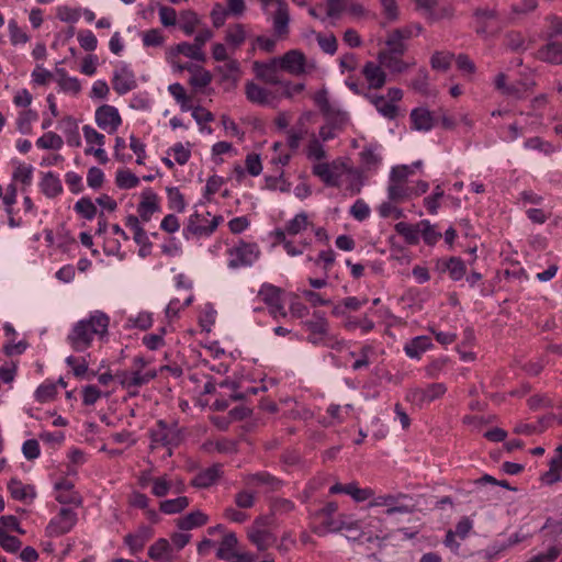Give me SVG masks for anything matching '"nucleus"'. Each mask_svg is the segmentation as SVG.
Masks as SVG:
<instances>
[{"instance_id": "f257e3e1", "label": "nucleus", "mask_w": 562, "mask_h": 562, "mask_svg": "<svg viewBox=\"0 0 562 562\" xmlns=\"http://www.w3.org/2000/svg\"><path fill=\"white\" fill-rule=\"evenodd\" d=\"M109 323L110 318L105 313L94 311L88 318L74 325L67 341L75 351H85L91 346L95 336L102 337L108 333Z\"/></svg>"}, {"instance_id": "f03ea898", "label": "nucleus", "mask_w": 562, "mask_h": 562, "mask_svg": "<svg viewBox=\"0 0 562 562\" xmlns=\"http://www.w3.org/2000/svg\"><path fill=\"white\" fill-rule=\"evenodd\" d=\"M337 510V504L330 502L315 513V519L319 521V525L315 527L316 533L337 532L344 529L347 530L351 526V516L336 515Z\"/></svg>"}, {"instance_id": "7ed1b4c3", "label": "nucleus", "mask_w": 562, "mask_h": 562, "mask_svg": "<svg viewBox=\"0 0 562 562\" xmlns=\"http://www.w3.org/2000/svg\"><path fill=\"white\" fill-rule=\"evenodd\" d=\"M150 447H165L168 449V454L171 456L172 448L178 447L183 440V431L178 423H167L162 419L158 420L155 427L150 430Z\"/></svg>"}, {"instance_id": "20e7f679", "label": "nucleus", "mask_w": 562, "mask_h": 562, "mask_svg": "<svg viewBox=\"0 0 562 562\" xmlns=\"http://www.w3.org/2000/svg\"><path fill=\"white\" fill-rule=\"evenodd\" d=\"M227 255L228 267L232 269H238L249 267L257 261L260 256V249L256 243L239 240L227 250Z\"/></svg>"}, {"instance_id": "39448f33", "label": "nucleus", "mask_w": 562, "mask_h": 562, "mask_svg": "<svg viewBox=\"0 0 562 562\" xmlns=\"http://www.w3.org/2000/svg\"><path fill=\"white\" fill-rule=\"evenodd\" d=\"M157 373L155 370L142 371L139 368L130 370H119L115 372V380L121 386L130 392V394H136L137 390L143 385H146L156 378Z\"/></svg>"}, {"instance_id": "423d86ee", "label": "nucleus", "mask_w": 562, "mask_h": 562, "mask_svg": "<svg viewBox=\"0 0 562 562\" xmlns=\"http://www.w3.org/2000/svg\"><path fill=\"white\" fill-rule=\"evenodd\" d=\"M258 299L262 301L274 318L286 317V311L282 301V290L271 283H263L258 291Z\"/></svg>"}, {"instance_id": "0eeeda50", "label": "nucleus", "mask_w": 562, "mask_h": 562, "mask_svg": "<svg viewBox=\"0 0 562 562\" xmlns=\"http://www.w3.org/2000/svg\"><path fill=\"white\" fill-rule=\"evenodd\" d=\"M384 530L383 519L372 515H367L360 519L351 517V526L347 528V531H359V537H366L368 541L379 539Z\"/></svg>"}, {"instance_id": "6e6552de", "label": "nucleus", "mask_w": 562, "mask_h": 562, "mask_svg": "<svg viewBox=\"0 0 562 562\" xmlns=\"http://www.w3.org/2000/svg\"><path fill=\"white\" fill-rule=\"evenodd\" d=\"M77 521V513L71 508L63 507L46 526V536L55 538L68 533L76 526Z\"/></svg>"}, {"instance_id": "1a4fd4ad", "label": "nucleus", "mask_w": 562, "mask_h": 562, "mask_svg": "<svg viewBox=\"0 0 562 562\" xmlns=\"http://www.w3.org/2000/svg\"><path fill=\"white\" fill-rule=\"evenodd\" d=\"M407 498L408 496L402 493L379 495L371 499L369 507H386L385 514L387 516L408 514L413 512L414 506L403 503V501Z\"/></svg>"}, {"instance_id": "9d476101", "label": "nucleus", "mask_w": 562, "mask_h": 562, "mask_svg": "<svg viewBox=\"0 0 562 562\" xmlns=\"http://www.w3.org/2000/svg\"><path fill=\"white\" fill-rule=\"evenodd\" d=\"M417 9L429 22H438L441 20H450L454 15V8L451 4H440L437 0H415Z\"/></svg>"}, {"instance_id": "9b49d317", "label": "nucleus", "mask_w": 562, "mask_h": 562, "mask_svg": "<svg viewBox=\"0 0 562 562\" xmlns=\"http://www.w3.org/2000/svg\"><path fill=\"white\" fill-rule=\"evenodd\" d=\"M447 386L443 383H430L426 387L409 389L406 394V400L417 405L430 403L445 395Z\"/></svg>"}, {"instance_id": "f8f14e48", "label": "nucleus", "mask_w": 562, "mask_h": 562, "mask_svg": "<svg viewBox=\"0 0 562 562\" xmlns=\"http://www.w3.org/2000/svg\"><path fill=\"white\" fill-rule=\"evenodd\" d=\"M95 123L109 134L115 133L122 124L119 110L110 104H103L95 110Z\"/></svg>"}, {"instance_id": "ddd939ff", "label": "nucleus", "mask_w": 562, "mask_h": 562, "mask_svg": "<svg viewBox=\"0 0 562 562\" xmlns=\"http://www.w3.org/2000/svg\"><path fill=\"white\" fill-rule=\"evenodd\" d=\"M195 220H201V215L199 213H194L189 217L188 224L182 231L183 237L188 240L194 237L200 238L213 234V232L221 223L222 217L214 216L211 221H209L207 225H196L194 222Z\"/></svg>"}, {"instance_id": "4468645a", "label": "nucleus", "mask_w": 562, "mask_h": 562, "mask_svg": "<svg viewBox=\"0 0 562 562\" xmlns=\"http://www.w3.org/2000/svg\"><path fill=\"white\" fill-rule=\"evenodd\" d=\"M112 86L114 91L123 95L137 87L135 75L132 69L121 64L113 72Z\"/></svg>"}, {"instance_id": "2eb2a0df", "label": "nucleus", "mask_w": 562, "mask_h": 562, "mask_svg": "<svg viewBox=\"0 0 562 562\" xmlns=\"http://www.w3.org/2000/svg\"><path fill=\"white\" fill-rule=\"evenodd\" d=\"M186 484L183 483V481L164 474L160 476H155L154 485L151 487V494L160 498L167 496L169 493H183Z\"/></svg>"}, {"instance_id": "dca6fc26", "label": "nucleus", "mask_w": 562, "mask_h": 562, "mask_svg": "<svg viewBox=\"0 0 562 562\" xmlns=\"http://www.w3.org/2000/svg\"><path fill=\"white\" fill-rule=\"evenodd\" d=\"M262 526L263 519L258 518L248 530V538L250 542L256 546L259 551L267 550L276 542L273 535L269 530L262 528Z\"/></svg>"}, {"instance_id": "f3484780", "label": "nucleus", "mask_w": 562, "mask_h": 562, "mask_svg": "<svg viewBox=\"0 0 562 562\" xmlns=\"http://www.w3.org/2000/svg\"><path fill=\"white\" fill-rule=\"evenodd\" d=\"M56 495L55 499L60 504L74 505L76 507L81 506L82 497L75 491V485L67 479L57 481L54 485Z\"/></svg>"}, {"instance_id": "a211bd4d", "label": "nucleus", "mask_w": 562, "mask_h": 562, "mask_svg": "<svg viewBox=\"0 0 562 562\" xmlns=\"http://www.w3.org/2000/svg\"><path fill=\"white\" fill-rule=\"evenodd\" d=\"M303 326L310 333L308 341L313 345L323 342L328 335V322L319 312H314L313 318L303 323Z\"/></svg>"}, {"instance_id": "6ab92c4d", "label": "nucleus", "mask_w": 562, "mask_h": 562, "mask_svg": "<svg viewBox=\"0 0 562 562\" xmlns=\"http://www.w3.org/2000/svg\"><path fill=\"white\" fill-rule=\"evenodd\" d=\"M277 59L279 67L291 75L300 76L305 72V56L300 50H289Z\"/></svg>"}, {"instance_id": "aec40b11", "label": "nucleus", "mask_w": 562, "mask_h": 562, "mask_svg": "<svg viewBox=\"0 0 562 562\" xmlns=\"http://www.w3.org/2000/svg\"><path fill=\"white\" fill-rule=\"evenodd\" d=\"M245 483L248 486H262L267 492H277L283 486V482L268 472H257L248 474L245 477Z\"/></svg>"}, {"instance_id": "412c9836", "label": "nucleus", "mask_w": 562, "mask_h": 562, "mask_svg": "<svg viewBox=\"0 0 562 562\" xmlns=\"http://www.w3.org/2000/svg\"><path fill=\"white\" fill-rule=\"evenodd\" d=\"M361 72L370 89H381L386 82V74L380 63L367 61Z\"/></svg>"}, {"instance_id": "4be33fe9", "label": "nucleus", "mask_w": 562, "mask_h": 562, "mask_svg": "<svg viewBox=\"0 0 562 562\" xmlns=\"http://www.w3.org/2000/svg\"><path fill=\"white\" fill-rule=\"evenodd\" d=\"M153 529L148 526H139L135 533H128L124 537V543L128 547L132 554L142 551L146 541L153 537Z\"/></svg>"}, {"instance_id": "5701e85b", "label": "nucleus", "mask_w": 562, "mask_h": 562, "mask_svg": "<svg viewBox=\"0 0 562 562\" xmlns=\"http://www.w3.org/2000/svg\"><path fill=\"white\" fill-rule=\"evenodd\" d=\"M412 127L419 132H429L436 123L434 114L426 108H416L409 115Z\"/></svg>"}, {"instance_id": "b1692460", "label": "nucleus", "mask_w": 562, "mask_h": 562, "mask_svg": "<svg viewBox=\"0 0 562 562\" xmlns=\"http://www.w3.org/2000/svg\"><path fill=\"white\" fill-rule=\"evenodd\" d=\"M278 59L273 58L270 63H254V70L256 76L270 85L280 83L279 75H278Z\"/></svg>"}, {"instance_id": "393cba45", "label": "nucleus", "mask_w": 562, "mask_h": 562, "mask_svg": "<svg viewBox=\"0 0 562 562\" xmlns=\"http://www.w3.org/2000/svg\"><path fill=\"white\" fill-rule=\"evenodd\" d=\"M142 201L138 204L137 212L144 222H148L151 215L158 210V196L149 188L142 192Z\"/></svg>"}, {"instance_id": "a878e982", "label": "nucleus", "mask_w": 562, "mask_h": 562, "mask_svg": "<svg viewBox=\"0 0 562 562\" xmlns=\"http://www.w3.org/2000/svg\"><path fill=\"white\" fill-rule=\"evenodd\" d=\"M537 57L546 63L562 64V43L549 38L548 43L538 50Z\"/></svg>"}, {"instance_id": "bb28decb", "label": "nucleus", "mask_w": 562, "mask_h": 562, "mask_svg": "<svg viewBox=\"0 0 562 562\" xmlns=\"http://www.w3.org/2000/svg\"><path fill=\"white\" fill-rule=\"evenodd\" d=\"M277 11L273 15V31L278 36H285L289 33V9L282 0H277Z\"/></svg>"}, {"instance_id": "cd10ccee", "label": "nucleus", "mask_w": 562, "mask_h": 562, "mask_svg": "<svg viewBox=\"0 0 562 562\" xmlns=\"http://www.w3.org/2000/svg\"><path fill=\"white\" fill-rule=\"evenodd\" d=\"M403 55H395L389 53H379L378 60L379 63L390 70L392 74H402L405 72L411 65L414 63H406L402 59Z\"/></svg>"}, {"instance_id": "c85d7f7f", "label": "nucleus", "mask_w": 562, "mask_h": 562, "mask_svg": "<svg viewBox=\"0 0 562 562\" xmlns=\"http://www.w3.org/2000/svg\"><path fill=\"white\" fill-rule=\"evenodd\" d=\"M248 31L246 25L235 23L228 25L225 32V42L233 49H238L246 41Z\"/></svg>"}, {"instance_id": "c756f323", "label": "nucleus", "mask_w": 562, "mask_h": 562, "mask_svg": "<svg viewBox=\"0 0 562 562\" xmlns=\"http://www.w3.org/2000/svg\"><path fill=\"white\" fill-rule=\"evenodd\" d=\"M324 142L317 137L315 133L308 134V139L304 148L305 156L308 160L322 161L327 158V151Z\"/></svg>"}, {"instance_id": "7c9ffc66", "label": "nucleus", "mask_w": 562, "mask_h": 562, "mask_svg": "<svg viewBox=\"0 0 562 562\" xmlns=\"http://www.w3.org/2000/svg\"><path fill=\"white\" fill-rule=\"evenodd\" d=\"M310 116V113L300 117L296 126L286 131V145L293 151H296L301 145L302 139L308 136L307 128L305 127L304 120Z\"/></svg>"}, {"instance_id": "2f4dec72", "label": "nucleus", "mask_w": 562, "mask_h": 562, "mask_svg": "<svg viewBox=\"0 0 562 562\" xmlns=\"http://www.w3.org/2000/svg\"><path fill=\"white\" fill-rule=\"evenodd\" d=\"M148 555L157 562H170L172 560V548L167 539L160 538L149 547Z\"/></svg>"}, {"instance_id": "473e14b6", "label": "nucleus", "mask_w": 562, "mask_h": 562, "mask_svg": "<svg viewBox=\"0 0 562 562\" xmlns=\"http://www.w3.org/2000/svg\"><path fill=\"white\" fill-rule=\"evenodd\" d=\"M245 93L248 101L259 105L270 104L272 100V93L254 82H247L245 87Z\"/></svg>"}, {"instance_id": "72a5a7b5", "label": "nucleus", "mask_w": 562, "mask_h": 562, "mask_svg": "<svg viewBox=\"0 0 562 562\" xmlns=\"http://www.w3.org/2000/svg\"><path fill=\"white\" fill-rule=\"evenodd\" d=\"M366 98L372 103L376 111L389 120H393L397 115V106L389 102L384 95L366 94Z\"/></svg>"}, {"instance_id": "f704fd0d", "label": "nucleus", "mask_w": 562, "mask_h": 562, "mask_svg": "<svg viewBox=\"0 0 562 562\" xmlns=\"http://www.w3.org/2000/svg\"><path fill=\"white\" fill-rule=\"evenodd\" d=\"M209 520L206 514L201 510L191 512L177 519V527L180 530H191L204 526Z\"/></svg>"}, {"instance_id": "c9c22d12", "label": "nucleus", "mask_w": 562, "mask_h": 562, "mask_svg": "<svg viewBox=\"0 0 562 562\" xmlns=\"http://www.w3.org/2000/svg\"><path fill=\"white\" fill-rule=\"evenodd\" d=\"M432 346L427 336H417L411 339L404 347L405 353L412 359H419L420 356Z\"/></svg>"}, {"instance_id": "e433bc0d", "label": "nucleus", "mask_w": 562, "mask_h": 562, "mask_svg": "<svg viewBox=\"0 0 562 562\" xmlns=\"http://www.w3.org/2000/svg\"><path fill=\"white\" fill-rule=\"evenodd\" d=\"M413 196V188L408 187L405 182H397L389 180L387 198L392 202L401 203Z\"/></svg>"}, {"instance_id": "4c0bfd02", "label": "nucleus", "mask_w": 562, "mask_h": 562, "mask_svg": "<svg viewBox=\"0 0 562 562\" xmlns=\"http://www.w3.org/2000/svg\"><path fill=\"white\" fill-rule=\"evenodd\" d=\"M42 192L49 199L56 198L63 192L60 179L52 171L44 173L40 182Z\"/></svg>"}, {"instance_id": "58836bf2", "label": "nucleus", "mask_w": 562, "mask_h": 562, "mask_svg": "<svg viewBox=\"0 0 562 562\" xmlns=\"http://www.w3.org/2000/svg\"><path fill=\"white\" fill-rule=\"evenodd\" d=\"M378 149V146L369 145L360 153V160L366 170H376L381 165L382 156Z\"/></svg>"}, {"instance_id": "ea45409f", "label": "nucleus", "mask_w": 562, "mask_h": 562, "mask_svg": "<svg viewBox=\"0 0 562 562\" xmlns=\"http://www.w3.org/2000/svg\"><path fill=\"white\" fill-rule=\"evenodd\" d=\"M395 231L401 235L409 245H416L420 238V222L417 224H408L406 222H398L395 224Z\"/></svg>"}, {"instance_id": "a19ab883", "label": "nucleus", "mask_w": 562, "mask_h": 562, "mask_svg": "<svg viewBox=\"0 0 562 562\" xmlns=\"http://www.w3.org/2000/svg\"><path fill=\"white\" fill-rule=\"evenodd\" d=\"M171 55L181 54L190 59L196 60V61H205L206 55L203 52V49H200L194 44H190L187 42L179 43L178 45L172 48L170 52Z\"/></svg>"}, {"instance_id": "79ce46f5", "label": "nucleus", "mask_w": 562, "mask_h": 562, "mask_svg": "<svg viewBox=\"0 0 562 562\" xmlns=\"http://www.w3.org/2000/svg\"><path fill=\"white\" fill-rule=\"evenodd\" d=\"M190 502L187 496H179L172 499H165L159 503V510L166 515H175L183 512Z\"/></svg>"}, {"instance_id": "37998d69", "label": "nucleus", "mask_w": 562, "mask_h": 562, "mask_svg": "<svg viewBox=\"0 0 562 562\" xmlns=\"http://www.w3.org/2000/svg\"><path fill=\"white\" fill-rule=\"evenodd\" d=\"M236 546H237V538H236L235 533H233V532L226 533L220 543V547L216 552V557L221 560L227 561L228 559L233 558L234 555H236L238 553L235 551Z\"/></svg>"}, {"instance_id": "c03bdc74", "label": "nucleus", "mask_w": 562, "mask_h": 562, "mask_svg": "<svg viewBox=\"0 0 562 562\" xmlns=\"http://www.w3.org/2000/svg\"><path fill=\"white\" fill-rule=\"evenodd\" d=\"M221 467L213 465L195 475L193 485L196 487H209L220 477Z\"/></svg>"}, {"instance_id": "a18cd8bd", "label": "nucleus", "mask_w": 562, "mask_h": 562, "mask_svg": "<svg viewBox=\"0 0 562 562\" xmlns=\"http://www.w3.org/2000/svg\"><path fill=\"white\" fill-rule=\"evenodd\" d=\"M8 490L11 496L16 501L33 499L35 497V492L31 486L24 485L21 481L15 479H12L8 483Z\"/></svg>"}, {"instance_id": "49530a36", "label": "nucleus", "mask_w": 562, "mask_h": 562, "mask_svg": "<svg viewBox=\"0 0 562 562\" xmlns=\"http://www.w3.org/2000/svg\"><path fill=\"white\" fill-rule=\"evenodd\" d=\"M324 116L326 120L325 123H327L329 126H331L339 133H341L345 130V127L347 126L348 121H349V116H348L347 112H344L336 108L330 110Z\"/></svg>"}, {"instance_id": "de8ad7c7", "label": "nucleus", "mask_w": 562, "mask_h": 562, "mask_svg": "<svg viewBox=\"0 0 562 562\" xmlns=\"http://www.w3.org/2000/svg\"><path fill=\"white\" fill-rule=\"evenodd\" d=\"M286 233L288 235L295 236L308 227H313V224L308 221V216L306 213L301 212L296 214L292 220H290L286 224Z\"/></svg>"}, {"instance_id": "09e8293b", "label": "nucleus", "mask_w": 562, "mask_h": 562, "mask_svg": "<svg viewBox=\"0 0 562 562\" xmlns=\"http://www.w3.org/2000/svg\"><path fill=\"white\" fill-rule=\"evenodd\" d=\"M442 265L449 272L450 278L454 281L461 280L467 272L464 262L458 257H451L442 261Z\"/></svg>"}, {"instance_id": "8fccbe9b", "label": "nucleus", "mask_w": 562, "mask_h": 562, "mask_svg": "<svg viewBox=\"0 0 562 562\" xmlns=\"http://www.w3.org/2000/svg\"><path fill=\"white\" fill-rule=\"evenodd\" d=\"M386 48L380 50L379 53H389V54H395V55H404L407 50L406 43L400 38V33H393L390 32L386 41Z\"/></svg>"}, {"instance_id": "3c124183", "label": "nucleus", "mask_w": 562, "mask_h": 562, "mask_svg": "<svg viewBox=\"0 0 562 562\" xmlns=\"http://www.w3.org/2000/svg\"><path fill=\"white\" fill-rule=\"evenodd\" d=\"M313 175L318 177L328 187H339V182L335 179L328 162L315 164L312 168Z\"/></svg>"}, {"instance_id": "603ef678", "label": "nucleus", "mask_w": 562, "mask_h": 562, "mask_svg": "<svg viewBox=\"0 0 562 562\" xmlns=\"http://www.w3.org/2000/svg\"><path fill=\"white\" fill-rule=\"evenodd\" d=\"M74 210L77 214H79L82 218L91 221L97 215V206L92 202L90 198H81L75 203Z\"/></svg>"}, {"instance_id": "864d4df0", "label": "nucleus", "mask_w": 562, "mask_h": 562, "mask_svg": "<svg viewBox=\"0 0 562 562\" xmlns=\"http://www.w3.org/2000/svg\"><path fill=\"white\" fill-rule=\"evenodd\" d=\"M57 75L58 85L63 91L74 94H77L80 91L81 85L76 77H69L64 69H58Z\"/></svg>"}, {"instance_id": "5fc2aeb1", "label": "nucleus", "mask_w": 562, "mask_h": 562, "mask_svg": "<svg viewBox=\"0 0 562 562\" xmlns=\"http://www.w3.org/2000/svg\"><path fill=\"white\" fill-rule=\"evenodd\" d=\"M420 237L427 245L432 246L441 238V233L429 221L423 220L420 221Z\"/></svg>"}, {"instance_id": "6e6d98bb", "label": "nucleus", "mask_w": 562, "mask_h": 562, "mask_svg": "<svg viewBox=\"0 0 562 562\" xmlns=\"http://www.w3.org/2000/svg\"><path fill=\"white\" fill-rule=\"evenodd\" d=\"M63 144V138L54 132H47L36 140V146L42 149H60Z\"/></svg>"}, {"instance_id": "4d7b16f0", "label": "nucleus", "mask_w": 562, "mask_h": 562, "mask_svg": "<svg viewBox=\"0 0 562 562\" xmlns=\"http://www.w3.org/2000/svg\"><path fill=\"white\" fill-rule=\"evenodd\" d=\"M167 198L169 207L179 213L186 210V201L183 194L176 187L167 188Z\"/></svg>"}, {"instance_id": "13d9d810", "label": "nucleus", "mask_w": 562, "mask_h": 562, "mask_svg": "<svg viewBox=\"0 0 562 562\" xmlns=\"http://www.w3.org/2000/svg\"><path fill=\"white\" fill-rule=\"evenodd\" d=\"M37 120V114L32 110L22 111L16 119V128L22 134H29L31 132L32 122Z\"/></svg>"}, {"instance_id": "bf43d9fd", "label": "nucleus", "mask_w": 562, "mask_h": 562, "mask_svg": "<svg viewBox=\"0 0 562 562\" xmlns=\"http://www.w3.org/2000/svg\"><path fill=\"white\" fill-rule=\"evenodd\" d=\"M115 182L121 189H132L138 186L139 179L130 170L123 169L116 172Z\"/></svg>"}, {"instance_id": "052dcab7", "label": "nucleus", "mask_w": 562, "mask_h": 562, "mask_svg": "<svg viewBox=\"0 0 562 562\" xmlns=\"http://www.w3.org/2000/svg\"><path fill=\"white\" fill-rule=\"evenodd\" d=\"M57 394V384L52 382H45L41 384L35 391V398L40 403H46L52 401Z\"/></svg>"}, {"instance_id": "680f3d73", "label": "nucleus", "mask_w": 562, "mask_h": 562, "mask_svg": "<svg viewBox=\"0 0 562 562\" xmlns=\"http://www.w3.org/2000/svg\"><path fill=\"white\" fill-rule=\"evenodd\" d=\"M505 45L507 48L514 52L525 50L527 48L526 40L519 32H508L505 36Z\"/></svg>"}, {"instance_id": "e2e57ef3", "label": "nucleus", "mask_w": 562, "mask_h": 562, "mask_svg": "<svg viewBox=\"0 0 562 562\" xmlns=\"http://www.w3.org/2000/svg\"><path fill=\"white\" fill-rule=\"evenodd\" d=\"M453 54L448 52H436L430 59L431 67L436 70H448L452 61Z\"/></svg>"}, {"instance_id": "0e129e2a", "label": "nucleus", "mask_w": 562, "mask_h": 562, "mask_svg": "<svg viewBox=\"0 0 562 562\" xmlns=\"http://www.w3.org/2000/svg\"><path fill=\"white\" fill-rule=\"evenodd\" d=\"M347 495L351 496L356 502H364L373 497L374 492L371 488H361L356 483L347 484Z\"/></svg>"}, {"instance_id": "69168bd1", "label": "nucleus", "mask_w": 562, "mask_h": 562, "mask_svg": "<svg viewBox=\"0 0 562 562\" xmlns=\"http://www.w3.org/2000/svg\"><path fill=\"white\" fill-rule=\"evenodd\" d=\"M212 76L210 71L200 67L189 79L190 85L195 89H203L210 85Z\"/></svg>"}, {"instance_id": "338daca9", "label": "nucleus", "mask_w": 562, "mask_h": 562, "mask_svg": "<svg viewBox=\"0 0 562 562\" xmlns=\"http://www.w3.org/2000/svg\"><path fill=\"white\" fill-rule=\"evenodd\" d=\"M345 326L349 330L360 328L363 334H367L374 328V323L367 315H364L361 318H349Z\"/></svg>"}, {"instance_id": "774afa93", "label": "nucleus", "mask_w": 562, "mask_h": 562, "mask_svg": "<svg viewBox=\"0 0 562 562\" xmlns=\"http://www.w3.org/2000/svg\"><path fill=\"white\" fill-rule=\"evenodd\" d=\"M363 186V179L361 172L358 170H348V184L346 187V190L351 194H358L360 193Z\"/></svg>"}]
</instances>
